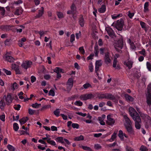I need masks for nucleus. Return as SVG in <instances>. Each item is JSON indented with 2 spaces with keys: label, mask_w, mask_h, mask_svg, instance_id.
<instances>
[{
  "label": "nucleus",
  "mask_w": 151,
  "mask_h": 151,
  "mask_svg": "<svg viewBox=\"0 0 151 151\" xmlns=\"http://www.w3.org/2000/svg\"><path fill=\"white\" fill-rule=\"evenodd\" d=\"M124 25V21L122 19H121L118 20L116 22H113L111 25L115 27L118 30L121 31Z\"/></svg>",
  "instance_id": "obj_1"
},
{
  "label": "nucleus",
  "mask_w": 151,
  "mask_h": 151,
  "mask_svg": "<svg viewBox=\"0 0 151 151\" xmlns=\"http://www.w3.org/2000/svg\"><path fill=\"white\" fill-rule=\"evenodd\" d=\"M129 111L130 115L133 119H135L137 116H140L139 114L133 107H130Z\"/></svg>",
  "instance_id": "obj_2"
},
{
  "label": "nucleus",
  "mask_w": 151,
  "mask_h": 151,
  "mask_svg": "<svg viewBox=\"0 0 151 151\" xmlns=\"http://www.w3.org/2000/svg\"><path fill=\"white\" fill-rule=\"evenodd\" d=\"M123 43L122 40L121 39L118 40L114 44L115 48L117 51L119 52L123 46Z\"/></svg>",
  "instance_id": "obj_3"
},
{
  "label": "nucleus",
  "mask_w": 151,
  "mask_h": 151,
  "mask_svg": "<svg viewBox=\"0 0 151 151\" xmlns=\"http://www.w3.org/2000/svg\"><path fill=\"white\" fill-rule=\"evenodd\" d=\"M107 99L112 100L116 104L118 103V100L119 98L118 96L110 93H107Z\"/></svg>",
  "instance_id": "obj_4"
},
{
  "label": "nucleus",
  "mask_w": 151,
  "mask_h": 151,
  "mask_svg": "<svg viewBox=\"0 0 151 151\" xmlns=\"http://www.w3.org/2000/svg\"><path fill=\"white\" fill-rule=\"evenodd\" d=\"M94 97L92 94H86L81 95L80 97V99L82 100L85 101L91 99Z\"/></svg>",
  "instance_id": "obj_5"
},
{
  "label": "nucleus",
  "mask_w": 151,
  "mask_h": 151,
  "mask_svg": "<svg viewBox=\"0 0 151 151\" xmlns=\"http://www.w3.org/2000/svg\"><path fill=\"white\" fill-rule=\"evenodd\" d=\"M107 124L109 125L113 126L115 122V120L112 118L111 115L109 114L107 116Z\"/></svg>",
  "instance_id": "obj_6"
},
{
  "label": "nucleus",
  "mask_w": 151,
  "mask_h": 151,
  "mask_svg": "<svg viewBox=\"0 0 151 151\" xmlns=\"http://www.w3.org/2000/svg\"><path fill=\"white\" fill-rule=\"evenodd\" d=\"M3 99L5 100V103L7 105H9L12 102V96L10 93H8L6 96L4 95L3 96Z\"/></svg>",
  "instance_id": "obj_7"
},
{
  "label": "nucleus",
  "mask_w": 151,
  "mask_h": 151,
  "mask_svg": "<svg viewBox=\"0 0 151 151\" xmlns=\"http://www.w3.org/2000/svg\"><path fill=\"white\" fill-rule=\"evenodd\" d=\"M32 64V62L30 60L26 61L23 62L21 65L22 67L27 70L30 67Z\"/></svg>",
  "instance_id": "obj_8"
},
{
  "label": "nucleus",
  "mask_w": 151,
  "mask_h": 151,
  "mask_svg": "<svg viewBox=\"0 0 151 151\" xmlns=\"http://www.w3.org/2000/svg\"><path fill=\"white\" fill-rule=\"evenodd\" d=\"M135 122V127L136 129H139L140 128L141 119L140 116H137L135 119H133Z\"/></svg>",
  "instance_id": "obj_9"
},
{
  "label": "nucleus",
  "mask_w": 151,
  "mask_h": 151,
  "mask_svg": "<svg viewBox=\"0 0 151 151\" xmlns=\"http://www.w3.org/2000/svg\"><path fill=\"white\" fill-rule=\"evenodd\" d=\"M102 65L101 61V60H98L96 61V65H95V71L96 73L97 76H98V77L100 79H101V78H100L99 76V74L97 73V71H98L99 67L101 66Z\"/></svg>",
  "instance_id": "obj_10"
},
{
  "label": "nucleus",
  "mask_w": 151,
  "mask_h": 151,
  "mask_svg": "<svg viewBox=\"0 0 151 151\" xmlns=\"http://www.w3.org/2000/svg\"><path fill=\"white\" fill-rule=\"evenodd\" d=\"M73 80L72 78L69 79L67 82L66 86L67 90L69 91L73 86Z\"/></svg>",
  "instance_id": "obj_11"
},
{
  "label": "nucleus",
  "mask_w": 151,
  "mask_h": 151,
  "mask_svg": "<svg viewBox=\"0 0 151 151\" xmlns=\"http://www.w3.org/2000/svg\"><path fill=\"white\" fill-rule=\"evenodd\" d=\"M107 33L109 35L113 37L114 35V33L113 30L110 27H106L105 28Z\"/></svg>",
  "instance_id": "obj_12"
},
{
  "label": "nucleus",
  "mask_w": 151,
  "mask_h": 151,
  "mask_svg": "<svg viewBox=\"0 0 151 151\" xmlns=\"http://www.w3.org/2000/svg\"><path fill=\"white\" fill-rule=\"evenodd\" d=\"M71 10H68L67 12L68 14H74L76 12V8L75 5L74 4H73L70 7Z\"/></svg>",
  "instance_id": "obj_13"
},
{
  "label": "nucleus",
  "mask_w": 151,
  "mask_h": 151,
  "mask_svg": "<svg viewBox=\"0 0 151 151\" xmlns=\"http://www.w3.org/2000/svg\"><path fill=\"white\" fill-rule=\"evenodd\" d=\"M123 116L125 120V122L124 123L125 126L131 124V122L129 118L128 117L127 115L124 114L123 115Z\"/></svg>",
  "instance_id": "obj_14"
},
{
  "label": "nucleus",
  "mask_w": 151,
  "mask_h": 151,
  "mask_svg": "<svg viewBox=\"0 0 151 151\" xmlns=\"http://www.w3.org/2000/svg\"><path fill=\"white\" fill-rule=\"evenodd\" d=\"M127 42L129 44L131 49L132 50H136V47L134 43L130 39H128Z\"/></svg>",
  "instance_id": "obj_15"
},
{
  "label": "nucleus",
  "mask_w": 151,
  "mask_h": 151,
  "mask_svg": "<svg viewBox=\"0 0 151 151\" xmlns=\"http://www.w3.org/2000/svg\"><path fill=\"white\" fill-rule=\"evenodd\" d=\"M118 136L122 140H124V136L126 138H127L128 136L124 133H123V132L121 130H119L118 134Z\"/></svg>",
  "instance_id": "obj_16"
},
{
  "label": "nucleus",
  "mask_w": 151,
  "mask_h": 151,
  "mask_svg": "<svg viewBox=\"0 0 151 151\" xmlns=\"http://www.w3.org/2000/svg\"><path fill=\"white\" fill-rule=\"evenodd\" d=\"M104 60L105 63L106 64L110 63L111 60L109 58L108 53H106L105 54L104 57Z\"/></svg>",
  "instance_id": "obj_17"
},
{
  "label": "nucleus",
  "mask_w": 151,
  "mask_h": 151,
  "mask_svg": "<svg viewBox=\"0 0 151 151\" xmlns=\"http://www.w3.org/2000/svg\"><path fill=\"white\" fill-rule=\"evenodd\" d=\"M44 13V8L42 7H41V9L39 11V12L37 14L35 17L36 18H39L42 17Z\"/></svg>",
  "instance_id": "obj_18"
},
{
  "label": "nucleus",
  "mask_w": 151,
  "mask_h": 151,
  "mask_svg": "<svg viewBox=\"0 0 151 151\" xmlns=\"http://www.w3.org/2000/svg\"><path fill=\"white\" fill-rule=\"evenodd\" d=\"M133 62L131 60H128L124 62V64L127 66L130 69L132 67Z\"/></svg>",
  "instance_id": "obj_19"
},
{
  "label": "nucleus",
  "mask_w": 151,
  "mask_h": 151,
  "mask_svg": "<svg viewBox=\"0 0 151 151\" xmlns=\"http://www.w3.org/2000/svg\"><path fill=\"white\" fill-rule=\"evenodd\" d=\"M124 97L126 101L132 102L134 100V98L128 94H125Z\"/></svg>",
  "instance_id": "obj_20"
},
{
  "label": "nucleus",
  "mask_w": 151,
  "mask_h": 151,
  "mask_svg": "<svg viewBox=\"0 0 151 151\" xmlns=\"http://www.w3.org/2000/svg\"><path fill=\"white\" fill-rule=\"evenodd\" d=\"M23 10L21 8H19L17 9L15 12H14V14L15 15H19L22 13Z\"/></svg>",
  "instance_id": "obj_21"
},
{
  "label": "nucleus",
  "mask_w": 151,
  "mask_h": 151,
  "mask_svg": "<svg viewBox=\"0 0 151 151\" xmlns=\"http://www.w3.org/2000/svg\"><path fill=\"white\" fill-rule=\"evenodd\" d=\"M28 120L27 117H24L19 120V122L21 125L25 124Z\"/></svg>",
  "instance_id": "obj_22"
},
{
  "label": "nucleus",
  "mask_w": 151,
  "mask_h": 151,
  "mask_svg": "<svg viewBox=\"0 0 151 151\" xmlns=\"http://www.w3.org/2000/svg\"><path fill=\"white\" fill-rule=\"evenodd\" d=\"M117 61L116 59H114L113 62V67L116 69H120V67L119 64H117Z\"/></svg>",
  "instance_id": "obj_23"
},
{
  "label": "nucleus",
  "mask_w": 151,
  "mask_h": 151,
  "mask_svg": "<svg viewBox=\"0 0 151 151\" xmlns=\"http://www.w3.org/2000/svg\"><path fill=\"white\" fill-rule=\"evenodd\" d=\"M146 102L147 104L150 106L151 105V94H148L147 96Z\"/></svg>",
  "instance_id": "obj_24"
},
{
  "label": "nucleus",
  "mask_w": 151,
  "mask_h": 151,
  "mask_svg": "<svg viewBox=\"0 0 151 151\" xmlns=\"http://www.w3.org/2000/svg\"><path fill=\"white\" fill-rule=\"evenodd\" d=\"M5 59L7 61L10 62H13L14 60L13 57L9 56H5Z\"/></svg>",
  "instance_id": "obj_25"
},
{
  "label": "nucleus",
  "mask_w": 151,
  "mask_h": 151,
  "mask_svg": "<svg viewBox=\"0 0 151 151\" xmlns=\"http://www.w3.org/2000/svg\"><path fill=\"white\" fill-rule=\"evenodd\" d=\"M54 72L57 74L63 73V70L59 67H56L54 70Z\"/></svg>",
  "instance_id": "obj_26"
},
{
  "label": "nucleus",
  "mask_w": 151,
  "mask_h": 151,
  "mask_svg": "<svg viewBox=\"0 0 151 151\" xmlns=\"http://www.w3.org/2000/svg\"><path fill=\"white\" fill-rule=\"evenodd\" d=\"M149 2H146L144 5V11L146 12L149 11L148 8Z\"/></svg>",
  "instance_id": "obj_27"
},
{
  "label": "nucleus",
  "mask_w": 151,
  "mask_h": 151,
  "mask_svg": "<svg viewBox=\"0 0 151 151\" xmlns=\"http://www.w3.org/2000/svg\"><path fill=\"white\" fill-rule=\"evenodd\" d=\"M127 131L129 133H132L133 131L131 124L125 126Z\"/></svg>",
  "instance_id": "obj_28"
},
{
  "label": "nucleus",
  "mask_w": 151,
  "mask_h": 151,
  "mask_svg": "<svg viewBox=\"0 0 151 151\" xmlns=\"http://www.w3.org/2000/svg\"><path fill=\"white\" fill-rule=\"evenodd\" d=\"M106 9V6L104 5H102L101 7L98 9V11L101 13L104 12Z\"/></svg>",
  "instance_id": "obj_29"
},
{
  "label": "nucleus",
  "mask_w": 151,
  "mask_h": 151,
  "mask_svg": "<svg viewBox=\"0 0 151 151\" xmlns=\"http://www.w3.org/2000/svg\"><path fill=\"white\" fill-rule=\"evenodd\" d=\"M64 139L63 137H58L56 138L55 140L57 142H59L63 144L64 143Z\"/></svg>",
  "instance_id": "obj_30"
},
{
  "label": "nucleus",
  "mask_w": 151,
  "mask_h": 151,
  "mask_svg": "<svg viewBox=\"0 0 151 151\" xmlns=\"http://www.w3.org/2000/svg\"><path fill=\"white\" fill-rule=\"evenodd\" d=\"M122 15V14H114L111 16L112 18L113 19H115L121 17Z\"/></svg>",
  "instance_id": "obj_31"
},
{
  "label": "nucleus",
  "mask_w": 151,
  "mask_h": 151,
  "mask_svg": "<svg viewBox=\"0 0 151 151\" xmlns=\"http://www.w3.org/2000/svg\"><path fill=\"white\" fill-rule=\"evenodd\" d=\"M116 133L115 132H114L112 135L111 138L109 140V141L110 142H112L113 141L114 139L116 138Z\"/></svg>",
  "instance_id": "obj_32"
},
{
  "label": "nucleus",
  "mask_w": 151,
  "mask_h": 151,
  "mask_svg": "<svg viewBox=\"0 0 151 151\" xmlns=\"http://www.w3.org/2000/svg\"><path fill=\"white\" fill-rule=\"evenodd\" d=\"M79 22L81 26L83 27L84 26L85 22L83 17H81L80 18L79 20Z\"/></svg>",
  "instance_id": "obj_33"
},
{
  "label": "nucleus",
  "mask_w": 151,
  "mask_h": 151,
  "mask_svg": "<svg viewBox=\"0 0 151 151\" xmlns=\"http://www.w3.org/2000/svg\"><path fill=\"white\" fill-rule=\"evenodd\" d=\"M107 93L101 94L98 95V97L99 99H107Z\"/></svg>",
  "instance_id": "obj_34"
},
{
  "label": "nucleus",
  "mask_w": 151,
  "mask_h": 151,
  "mask_svg": "<svg viewBox=\"0 0 151 151\" xmlns=\"http://www.w3.org/2000/svg\"><path fill=\"white\" fill-rule=\"evenodd\" d=\"M47 142L51 145L52 146H55L56 145L55 142L54 140H51L50 138L49 139H48Z\"/></svg>",
  "instance_id": "obj_35"
},
{
  "label": "nucleus",
  "mask_w": 151,
  "mask_h": 151,
  "mask_svg": "<svg viewBox=\"0 0 151 151\" xmlns=\"http://www.w3.org/2000/svg\"><path fill=\"white\" fill-rule=\"evenodd\" d=\"M13 129L15 131H17L19 129L18 124L16 123H14L13 125Z\"/></svg>",
  "instance_id": "obj_36"
},
{
  "label": "nucleus",
  "mask_w": 151,
  "mask_h": 151,
  "mask_svg": "<svg viewBox=\"0 0 151 151\" xmlns=\"http://www.w3.org/2000/svg\"><path fill=\"white\" fill-rule=\"evenodd\" d=\"M7 148L9 151H14L15 150L14 147L10 145H8Z\"/></svg>",
  "instance_id": "obj_37"
},
{
  "label": "nucleus",
  "mask_w": 151,
  "mask_h": 151,
  "mask_svg": "<svg viewBox=\"0 0 151 151\" xmlns=\"http://www.w3.org/2000/svg\"><path fill=\"white\" fill-rule=\"evenodd\" d=\"M40 34V37L44 36L46 34L47 32L46 31H43V30H40L38 32Z\"/></svg>",
  "instance_id": "obj_38"
},
{
  "label": "nucleus",
  "mask_w": 151,
  "mask_h": 151,
  "mask_svg": "<svg viewBox=\"0 0 151 151\" xmlns=\"http://www.w3.org/2000/svg\"><path fill=\"white\" fill-rule=\"evenodd\" d=\"M98 119L99 123L101 125H104L105 124V123L104 122V119L99 117H98Z\"/></svg>",
  "instance_id": "obj_39"
},
{
  "label": "nucleus",
  "mask_w": 151,
  "mask_h": 151,
  "mask_svg": "<svg viewBox=\"0 0 151 151\" xmlns=\"http://www.w3.org/2000/svg\"><path fill=\"white\" fill-rule=\"evenodd\" d=\"M83 139V137L81 135L79 136L76 137L74 138V140L76 141H80Z\"/></svg>",
  "instance_id": "obj_40"
},
{
  "label": "nucleus",
  "mask_w": 151,
  "mask_h": 151,
  "mask_svg": "<svg viewBox=\"0 0 151 151\" xmlns=\"http://www.w3.org/2000/svg\"><path fill=\"white\" fill-rule=\"evenodd\" d=\"M74 104L75 105L78 106H81L83 105V103L80 101H77L75 102Z\"/></svg>",
  "instance_id": "obj_41"
},
{
  "label": "nucleus",
  "mask_w": 151,
  "mask_h": 151,
  "mask_svg": "<svg viewBox=\"0 0 151 151\" xmlns=\"http://www.w3.org/2000/svg\"><path fill=\"white\" fill-rule=\"evenodd\" d=\"M57 15L58 17L59 18H62L64 17V15L63 14L60 12H57Z\"/></svg>",
  "instance_id": "obj_42"
},
{
  "label": "nucleus",
  "mask_w": 151,
  "mask_h": 151,
  "mask_svg": "<svg viewBox=\"0 0 151 151\" xmlns=\"http://www.w3.org/2000/svg\"><path fill=\"white\" fill-rule=\"evenodd\" d=\"M41 106L40 104H38L37 103H36L35 104H32V107L35 108H38L39 107Z\"/></svg>",
  "instance_id": "obj_43"
},
{
  "label": "nucleus",
  "mask_w": 151,
  "mask_h": 151,
  "mask_svg": "<svg viewBox=\"0 0 151 151\" xmlns=\"http://www.w3.org/2000/svg\"><path fill=\"white\" fill-rule=\"evenodd\" d=\"M3 70L7 75H11V72L10 70H8L5 69H3Z\"/></svg>",
  "instance_id": "obj_44"
},
{
  "label": "nucleus",
  "mask_w": 151,
  "mask_h": 151,
  "mask_svg": "<svg viewBox=\"0 0 151 151\" xmlns=\"http://www.w3.org/2000/svg\"><path fill=\"white\" fill-rule=\"evenodd\" d=\"M148 94L151 93V83H150L147 86V87Z\"/></svg>",
  "instance_id": "obj_45"
},
{
  "label": "nucleus",
  "mask_w": 151,
  "mask_h": 151,
  "mask_svg": "<svg viewBox=\"0 0 151 151\" xmlns=\"http://www.w3.org/2000/svg\"><path fill=\"white\" fill-rule=\"evenodd\" d=\"M83 88L85 89H87L91 86V85L88 83H86L83 86Z\"/></svg>",
  "instance_id": "obj_46"
},
{
  "label": "nucleus",
  "mask_w": 151,
  "mask_h": 151,
  "mask_svg": "<svg viewBox=\"0 0 151 151\" xmlns=\"http://www.w3.org/2000/svg\"><path fill=\"white\" fill-rule=\"evenodd\" d=\"M49 94L50 96H54L55 95V93L54 90L52 89H51L49 91Z\"/></svg>",
  "instance_id": "obj_47"
},
{
  "label": "nucleus",
  "mask_w": 151,
  "mask_h": 151,
  "mask_svg": "<svg viewBox=\"0 0 151 151\" xmlns=\"http://www.w3.org/2000/svg\"><path fill=\"white\" fill-rule=\"evenodd\" d=\"M146 66L147 69L150 71H151V64L149 62H147L146 63Z\"/></svg>",
  "instance_id": "obj_48"
},
{
  "label": "nucleus",
  "mask_w": 151,
  "mask_h": 151,
  "mask_svg": "<svg viewBox=\"0 0 151 151\" xmlns=\"http://www.w3.org/2000/svg\"><path fill=\"white\" fill-rule=\"evenodd\" d=\"M0 11L1 12V14L2 15L4 14L5 9L4 8L0 6Z\"/></svg>",
  "instance_id": "obj_49"
},
{
  "label": "nucleus",
  "mask_w": 151,
  "mask_h": 151,
  "mask_svg": "<svg viewBox=\"0 0 151 151\" xmlns=\"http://www.w3.org/2000/svg\"><path fill=\"white\" fill-rule=\"evenodd\" d=\"M79 50L80 51V53L83 55L85 54V51L83 48V47H81L79 48Z\"/></svg>",
  "instance_id": "obj_50"
},
{
  "label": "nucleus",
  "mask_w": 151,
  "mask_h": 151,
  "mask_svg": "<svg viewBox=\"0 0 151 151\" xmlns=\"http://www.w3.org/2000/svg\"><path fill=\"white\" fill-rule=\"evenodd\" d=\"M60 112L59 110L58 109H56L54 111V114L57 116H59Z\"/></svg>",
  "instance_id": "obj_51"
},
{
  "label": "nucleus",
  "mask_w": 151,
  "mask_h": 151,
  "mask_svg": "<svg viewBox=\"0 0 151 151\" xmlns=\"http://www.w3.org/2000/svg\"><path fill=\"white\" fill-rule=\"evenodd\" d=\"M140 150L141 151H147V149L146 147L142 145L140 148Z\"/></svg>",
  "instance_id": "obj_52"
},
{
  "label": "nucleus",
  "mask_w": 151,
  "mask_h": 151,
  "mask_svg": "<svg viewBox=\"0 0 151 151\" xmlns=\"http://www.w3.org/2000/svg\"><path fill=\"white\" fill-rule=\"evenodd\" d=\"M82 148L84 150L88 151H91V148L89 147H87V146H82Z\"/></svg>",
  "instance_id": "obj_53"
},
{
  "label": "nucleus",
  "mask_w": 151,
  "mask_h": 151,
  "mask_svg": "<svg viewBox=\"0 0 151 151\" xmlns=\"http://www.w3.org/2000/svg\"><path fill=\"white\" fill-rule=\"evenodd\" d=\"M89 69L91 72H92L93 71V65L92 63H90L89 66Z\"/></svg>",
  "instance_id": "obj_54"
},
{
  "label": "nucleus",
  "mask_w": 151,
  "mask_h": 151,
  "mask_svg": "<svg viewBox=\"0 0 151 151\" xmlns=\"http://www.w3.org/2000/svg\"><path fill=\"white\" fill-rule=\"evenodd\" d=\"M18 88L17 84L15 82L12 85V89L14 90Z\"/></svg>",
  "instance_id": "obj_55"
},
{
  "label": "nucleus",
  "mask_w": 151,
  "mask_h": 151,
  "mask_svg": "<svg viewBox=\"0 0 151 151\" xmlns=\"http://www.w3.org/2000/svg\"><path fill=\"white\" fill-rule=\"evenodd\" d=\"M5 105V102H3L2 100H1L0 101V108L1 109H3Z\"/></svg>",
  "instance_id": "obj_56"
},
{
  "label": "nucleus",
  "mask_w": 151,
  "mask_h": 151,
  "mask_svg": "<svg viewBox=\"0 0 151 151\" xmlns=\"http://www.w3.org/2000/svg\"><path fill=\"white\" fill-rule=\"evenodd\" d=\"M72 127L74 128L78 129L79 127L78 124L76 123H73L72 124Z\"/></svg>",
  "instance_id": "obj_57"
},
{
  "label": "nucleus",
  "mask_w": 151,
  "mask_h": 151,
  "mask_svg": "<svg viewBox=\"0 0 151 151\" xmlns=\"http://www.w3.org/2000/svg\"><path fill=\"white\" fill-rule=\"evenodd\" d=\"M94 148L96 150H99L101 148V146L99 144H96L94 145Z\"/></svg>",
  "instance_id": "obj_58"
},
{
  "label": "nucleus",
  "mask_w": 151,
  "mask_h": 151,
  "mask_svg": "<svg viewBox=\"0 0 151 151\" xmlns=\"http://www.w3.org/2000/svg\"><path fill=\"white\" fill-rule=\"evenodd\" d=\"M134 15V13H131L130 11H128V15L130 18H132Z\"/></svg>",
  "instance_id": "obj_59"
},
{
  "label": "nucleus",
  "mask_w": 151,
  "mask_h": 151,
  "mask_svg": "<svg viewBox=\"0 0 151 151\" xmlns=\"http://www.w3.org/2000/svg\"><path fill=\"white\" fill-rule=\"evenodd\" d=\"M75 36L74 34H72L70 36V41L71 42H73L75 40Z\"/></svg>",
  "instance_id": "obj_60"
},
{
  "label": "nucleus",
  "mask_w": 151,
  "mask_h": 151,
  "mask_svg": "<svg viewBox=\"0 0 151 151\" xmlns=\"http://www.w3.org/2000/svg\"><path fill=\"white\" fill-rule=\"evenodd\" d=\"M22 3V1L21 0H19L17 1H14V4L16 5H18L19 4Z\"/></svg>",
  "instance_id": "obj_61"
},
{
  "label": "nucleus",
  "mask_w": 151,
  "mask_h": 151,
  "mask_svg": "<svg viewBox=\"0 0 151 151\" xmlns=\"http://www.w3.org/2000/svg\"><path fill=\"white\" fill-rule=\"evenodd\" d=\"M116 145V142H114L112 144H108L107 145V146L108 147H114Z\"/></svg>",
  "instance_id": "obj_62"
},
{
  "label": "nucleus",
  "mask_w": 151,
  "mask_h": 151,
  "mask_svg": "<svg viewBox=\"0 0 151 151\" xmlns=\"http://www.w3.org/2000/svg\"><path fill=\"white\" fill-rule=\"evenodd\" d=\"M31 82L33 83L36 81V79L35 76H32L31 77Z\"/></svg>",
  "instance_id": "obj_63"
},
{
  "label": "nucleus",
  "mask_w": 151,
  "mask_h": 151,
  "mask_svg": "<svg viewBox=\"0 0 151 151\" xmlns=\"http://www.w3.org/2000/svg\"><path fill=\"white\" fill-rule=\"evenodd\" d=\"M93 56L94 55L93 54H90V55L87 58V60H88L93 59Z\"/></svg>",
  "instance_id": "obj_64"
}]
</instances>
